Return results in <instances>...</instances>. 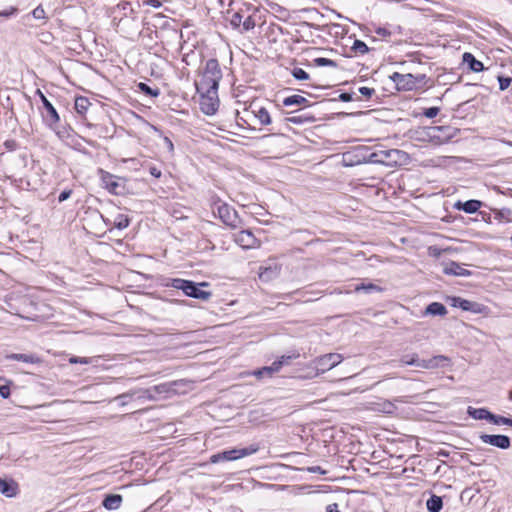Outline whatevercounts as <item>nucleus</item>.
<instances>
[{
  "label": "nucleus",
  "instance_id": "obj_1",
  "mask_svg": "<svg viewBox=\"0 0 512 512\" xmlns=\"http://www.w3.org/2000/svg\"><path fill=\"white\" fill-rule=\"evenodd\" d=\"M166 286L175 288L177 290H181L184 293V295L198 300L207 301L212 296V293L210 291L202 289L203 287L210 286V284L205 281L196 283L192 280L171 278L168 280Z\"/></svg>",
  "mask_w": 512,
  "mask_h": 512
},
{
  "label": "nucleus",
  "instance_id": "obj_2",
  "mask_svg": "<svg viewBox=\"0 0 512 512\" xmlns=\"http://www.w3.org/2000/svg\"><path fill=\"white\" fill-rule=\"evenodd\" d=\"M222 77L223 73L218 60L211 58L206 61L202 77L195 85L201 86L202 91L215 93V91H218Z\"/></svg>",
  "mask_w": 512,
  "mask_h": 512
},
{
  "label": "nucleus",
  "instance_id": "obj_3",
  "mask_svg": "<svg viewBox=\"0 0 512 512\" xmlns=\"http://www.w3.org/2000/svg\"><path fill=\"white\" fill-rule=\"evenodd\" d=\"M372 164H381L389 167L402 165L408 159V154L399 149H385L382 145L371 147Z\"/></svg>",
  "mask_w": 512,
  "mask_h": 512
},
{
  "label": "nucleus",
  "instance_id": "obj_4",
  "mask_svg": "<svg viewBox=\"0 0 512 512\" xmlns=\"http://www.w3.org/2000/svg\"><path fill=\"white\" fill-rule=\"evenodd\" d=\"M34 95H37L41 101V105L38 106V110L43 123L50 129L54 130L59 137H64V132L58 130L60 117L54 105L40 89H36L34 91Z\"/></svg>",
  "mask_w": 512,
  "mask_h": 512
},
{
  "label": "nucleus",
  "instance_id": "obj_5",
  "mask_svg": "<svg viewBox=\"0 0 512 512\" xmlns=\"http://www.w3.org/2000/svg\"><path fill=\"white\" fill-rule=\"evenodd\" d=\"M389 78L395 83L398 91H412L426 85L428 81L425 74L413 75L394 72Z\"/></svg>",
  "mask_w": 512,
  "mask_h": 512
},
{
  "label": "nucleus",
  "instance_id": "obj_6",
  "mask_svg": "<svg viewBox=\"0 0 512 512\" xmlns=\"http://www.w3.org/2000/svg\"><path fill=\"white\" fill-rule=\"evenodd\" d=\"M258 450L259 445L257 444H251L244 448H233L230 450H224L211 455L210 462L216 464L225 461H234L252 455L256 453Z\"/></svg>",
  "mask_w": 512,
  "mask_h": 512
},
{
  "label": "nucleus",
  "instance_id": "obj_7",
  "mask_svg": "<svg viewBox=\"0 0 512 512\" xmlns=\"http://www.w3.org/2000/svg\"><path fill=\"white\" fill-rule=\"evenodd\" d=\"M188 386L186 380H177L171 382H165L150 387L152 395L155 397V401L160 398H168L172 395L181 394L185 392V388Z\"/></svg>",
  "mask_w": 512,
  "mask_h": 512
},
{
  "label": "nucleus",
  "instance_id": "obj_8",
  "mask_svg": "<svg viewBox=\"0 0 512 512\" xmlns=\"http://www.w3.org/2000/svg\"><path fill=\"white\" fill-rule=\"evenodd\" d=\"M371 147L360 145L343 154L345 166H355L364 163L372 164Z\"/></svg>",
  "mask_w": 512,
  "mask_h": 512
},
{
  "label": "nucleus",
  "instance_id": "obj_9",
  "mask_svg": "<svg viewBox=\"0 0 512 512\" xmlns=\"http://www.w3.org/2000/svg\"><path fill=\"white\" fill-rule=\"evenodd\" d=\"M213 203H219L217 206L218 217L225 225L232 229H235L239 226L241 219L239 218L238 213L234 208L229 206L227 203H222L219 197H216Z\"/></svg>",
  "mask_w": 512,
  "mask_h": 512
},
{
  "label": "nucleus",
  "instance_id": "obj_10",
  "mask_svg": "<svg viewBox=\"0 0 512 512\" xmlns=\"http://www.w3.org/2000/svg\"><path fill=\"white\" fill-rule=\"evenodd\" d=\"M456 134V129L451 126H431L426 130V136L434 144H445Z\"/></svg>",
  "mask_w": 512,
  "mask_h": 512
},
{
  "label": "nucleus",
  "instance_id": "obj_11",
  "mask_svg": "<svg viewBox=\"0 0 512 512\" xmlns=\"http://www.w3.org/2000/svg\"><path fill=\"white\" fill-rule=\"evenodd\" d=\"M196 90L200 96V110L206 115H214L219 107L218 91H215V93L202 91L201 86H196Z\"/></svg>",
  "mask_w": 512,
  "mask_h": 512
},
{
  "label": "nucleus",
  "instance_id": "obj_12",
  "mask_svg": "<svg viewBox=\"0 0 512 512\" xmlns=\"http://www.w3.org/2000/svg\"><path fill=\"white\" fill-rule=\"evenodd\" d=\"M452 307L460 308L463 311L471 312L474 314H482L487 307L481 303L470 301L459 296L449 298Z\"/></svg>",
  "mask_w": 512,
  "mask_h": 512
},
{
  "label": "nucleus",
  "instance_id": "obj_13",
  "mask_svg": "<svg viewBox=\"0 0 512 512\" xmlns=\"http://www.w3.org/2000/svg\"><path fill=\"white\" fill-rule=\"evenodd\" d=\"M60 402L58 400H54L49 404H36L33 406L34 409V417H41L42 422H53L56 421L59 416L58 413L54 411V407L58 406Z\"/></svg>",
  "mask_w": 512,
  "mask_h": 512
},
{
  "label": "nucleus",
  "instance_id": "obj_14",
  "mask_svg": "<svg viewBox=\"0 0 512 512\" xmlns=\"http://www.w3.org/2000/svg\"><path fill=\"white\" fill-rule=\"evenodd\" d=\"M102 182L105 188L114 195H124L126 193L125 180L117 178L114 175L105 172L102 175Z\"/></svg>",
  "mask_w": 512,
  "mask_h": 512
},
{
  "label": "nucleus",
  "instance_id": "obj_15",
  "mask_svg": "<svg viewBox=\"0 0 512 512\" xmlns=\"http://www.w3.org/2000/svg\"><path fill=\"white\" fill-rule=\"evenodd\" d=\"M479 439L484 444H488L502 450H507L511 447V439L507 435L482 433L479 435Z\"/></svg>",
  "mask_w": 512,
  "mask_h": 512
},
{
  "label": "nucleus",
  "instance_id": "obj_16",
  "mask_svg": "<svg viewBox=\"0 0 512 512\" xmlns=\"http://www.w3.org/2000/svg\"><path fill=\"white\" fill-rule=\"evenodd\" d=\"M343 360L338 353H328L316 358L315 363L318 370L325 372L337 366Z\"/></svg>",
  "mask_w": 512,
  "mask_h": 512
},
{
  "label": "nucleus",
  "instance_id": "obj_17",
  "mask_svg": "<svg viewBox=\"0 0 512 512\" xmlns=\"http://www.w3.org/2000/svg\"><path fill=\"white\" fill-rule=\"evenodd\" d=\"M235 242L244 249L256 248L259 241L250 230H242L235 236Z\"/></svg>",
  "mask_w": 512,
  "mask_h": 512
},
{
  "label": "nucleus",
  "instance_id": "obj_18",
  "mask_svg": "<svg viewBox=\"0 0 512 512\" xmlns=\"http://www.w3.org/2000/svg\"><path fill=\"white\" fill-rule=\"evenodd\" d=\"M451 360L449 357L445 355H436L431 357L430 359H422L421 360V368L422 369H436L439 367H445L450 364Z\"/></svg>",
  "mask_w": 512,
  "mask_h": 512
},
{
  "label": "nucleus",
  "instance_id": "obj_19",
  "mask_svg": "<svg viewBox=\"0 0 512 512\" xmlns=\"http://www.w3.org/2000/svg\"><path fill=\"white\" fill-rule=\"evenodd\" d=\"M483 205V202L480 201V200H476V199H470V200H467V201H457L455 204H454V208L456 210H459V211H464L465 213H468V214H473L475 212H477Z\"/></svg>",
  "mask_w": 512,
  "mask_h": 512
},
{
  "label": "nucleus",
  "instance_id": "obj_20",
  "mask_svg": "<svg viewBox=\"0 0 512 512\" xmlns=\"http://www.w3.org/2000/svg\"><path fill=\"white\" fill-rule=\"evenodd\" d=\"M443 273L446 275L468 277L472 275L470 270L463 268L459 263L451 261L443 268Z\"/></svg>",
  "mask_w": 512,
  "mask_h": 512
},
{
  "label": "nucleus",
  "instance_id": "obj_21",
  "mask_svg": "<svg viewBox=\"0 0 512 512\" xmlns=\"http://www.w3.org/2000/svg\"><path fill=\"white\" fill-rule=\"evenodd\" d=\"M462 62L463 64H466L468 69L472 72H481L485 70L484 64L477 60L470 52L463 53Z\"/></svg>",
  "mask_w": 512,
  "mask_h": 512
},
{
  "label": "nucleus",
  "instance_id": "obj_22",
  "mask_svg": "<svg viewBox=\"0 0 512 512\" xmlns=\"http://www.w3.org/2000/svg\"><path fill=\"white\" fill-rule=\"evenodd\" d=\"M448 313L447 308L440 302H431L428 304L423 312L424 316H441L444 317Z\"/></svg>",
  "mask_w": 512,
  "mask_h": 512
},
{
  "label": "nucleus",
  "instance_id": "obj_23",
  "mask_svg": "<svg viewBox=\"0 0 512 512\" xmlns=\"http://www.w3.org/2000/svg\"><path fill=\"white\" fill-rule=\"evenodd\" d=\"M123 498L120 494H107L105 495L102 506L107 510H116L121 506Z\"/></svg>",
  "mask_w": 512,
  "mask_h": 512
},
{
  "label": "nucleus",
  "instance_id": "obj_24",
  "mask_svg": "<svg viewBox=\"0 0 512 512\" xmlns=\"http://www.w3.org/2000/svg\"><path fill=\"white\" fill-rule=\"evenodd\" d=\"M315 121H316V118L310 113H302L299 115L289 116V117L284 118V122L286 124L292 123V124H296V125H302V124H306V123L311 124V123H314Z\"/></svg>",
  "mask_w": 512,
  "mask_h": 512
},
{
  "label": "nucleus",
  "instance_id": "obj_25",
  "mask_svg": "<svg viewBox=\"0 0 512 512\" xmlns=\"http://www.w3.org/2000/svg\"><path fill=\"white\" fill-rule=\"evenodd\" d=\"M467 414L475 420H487L490 422L492 412L487 408H474L469 406L467 409Z\"/></svg>",
  "mask_w": 512,
  "mask_h": 512
},
{
  "label": "nucleus",
  "instance_id": "obj_26",
  "mask_svg": "<svg viewBox=\"0 0 512 512\" xmlns=\"http://www.w3.org/2000/svg\"><path fill=\"white\" fill-rule=\"evenodd\" d=\"M282 104L286 107L293 106V105L310 107L313 105L305 97H303L301 95H297V94L285 97L282 101Z\"/></svg>",
  "mask_w": 512,
  "mask_h": 512
},
{
  "label": "nucleus",
  "instance_id": "obj_27",
  "mask_svg": "<svg viewBox=\"0 0 512 512\" xmlns=\"http://www.w3.org/2000/svg\"><path fill=\"white\" fill-rule=\"evenodd\" d=\"M0 492L6 497H13L17 493V484L13 480L0 478Z\"/></svg>",
  "mask_w": 512,
  "mask_h": 512
},
{
  "label": "nucleus",
  "instance_id": "obj_28",
  "mask_svg": "<svg viewBox=\"0 0 512 512\" xmlns=\"http://www.w3.org/2000/svg\"><path fill=\"white\" fill-rule=\"evenodd\" d=\"M280 273V267H278L277 265L275 266H267V267H261L260 268V273H259V278L262 280V281H271L273 280L274 278H276Z\"/></svg>",
  "mask_w": 512,
  "mask_h": 512
},
{
  "label": "nucleus",
  "instance_id": "obj_29",
  "mask_svg": "<svg viewBox=\"0 0 512 512\" xmlns=\"http://www.w3.org/2000/svg\"><path fill=\"white\" fill-rule=\"evenodd\" d=\"M131 395L134 400L145 402V401H155V397L152 395L151 389H134L131 390Z\"/></svg>",
  "mask_w": 512,
  "mask_h": 512
},
{
  "label": "nucleus",
  "instance_id": "obj_30",
  "mask_svg": "<svg viewBox=\"0 0 512 512\" xmlns=\"http://www.w3.org/2000/svg\"><path fill=\"white\" fill-rule=\"evenodd\" d=\"M421 360L417 353L404 354L399 358L400 366H416L421 368Z\"/></svg>",
  "mask_w": 512,
  "mask_h": 512
},
{
  "label": "nucleus",
  "instance_id": "obj_31",
  "mask_svg": "<svg viewBox=\"0 0 512 512\" xmlns=\"http://www.w3.org/2000/svg\"><path fill=\"white\" fill-rule=\"evenodd\" d=\"M354 291L357 293L364 292L366 294H372L381 293L384 291V288L374 283H360L355 286Z\"/></svg>",
  "mask_w": 512,
  "mask_h": 512
},
{
  "label": "nucleus",
  "instance_id": "obj_32",
  "mask_svg": "<svg viewBox=\"0 0 512 512\" xmlns=\"http://www.w3.org/2000/svg\"><path fill=\"white\" fill-rule=\"evenodd\" d=\"M426 507L429 512H440L443 508L442 497L432 494L426 501Z\"/></svg>",
  "mask_w": 512,
  "mask_h": 512
},
{
  "label": "nucleus",
  "instance_id": "obj_33",
  "mask_svg": "<svg viewBox=\"0 0 512 512\" xmlns=\"http://www.w3.org/2000/svg\"><path fill=\"white\" fill-rule=\"evenodd\" d=\"M299 356L300 354L298 352H294L289 355H282L279 359L272 363L274 370L278 372L284 365H289L292 360L299 358Z\"/></svg>",
  "mask_w": 512,
  "mask_h": 512
},
{
  "label": "nucleus",
  "instance_id": "obj_34",
  "mask_svg": "<svg viewBox=\"0 0 512 512\" xmlns=\"http://www.w3.org/2000/svg\"><path fill=\"white\" fill-rule=\"evenodd\" d=\"M277 371L274 370L273 364L270 366H264L262 368L256 369L252 372V375L257 379L271 378Z\"/></svg>",
  "mask_w": 512,
  "mask_h": 512
},
{
  "label": "nucleus",
  "instance_id": "obj_35",
  "mask_svg": "<svg viewBox=\"0 0 512 512\" xmlns=\"http://www.w3.org/2000/svg\"><path fill=\"white\" fill-rule=\"evenodd\" d=\"M91 105L89 99L84 96H78L75 99L74 108L79 114H85Z\"/></svg>",
  "mask_w": 512,
  "mask_h": 512
},
{
  "label": "nucleus",
  "instance_id": "obj_36",
  "mask_svg": "<svg viewBox=\"0 0 512 512\" xmlns=\"http://www.w3.org/2000/svg\"><path fill=\"white\" fill-rule=\"evenodd\" d=\"M137 88L140 92L151 98H156L160 95V90L158 88H152L145 82H139L137 84Z\"/></svg>",
  "mask_w": 512,
  "mask_h": 512
},
{
  "label": "nucleus",
  "instance_id": "obj_37",
  "mask_svg": "<svg viewBox=\"0 0 512 512\" xmlns=\"http://www.w3.org/2000/svg\"><path fill=\"white\" fill-rule=\"evenodd\" d=\"M130 222L128 215L118 214L114 219L113 226L118 230H123L129 226Z\"/></svg>",
  "mask_w": 512,
  "mask_h": 512
},
{
  "label": "nucleus",
  "instance_id": "obj_38",
  "mask_svg": "<svg viewBox=\"0 0 512 512\" xmlns=\"http://www.w3.org/2000/svg\"><path fill=\"white\" fill-rule=\"evenodd\" d=\"M255 116L259 120L261 125H269L272 122L268 110L264 107H261L255 114Z\"/></svg>",
  "mask_w": 512,
  "mask_h": 512
},
{
  "label": "nucleus",
  "instance_id": "obj_39",
  "mask_svg": "<svg viewBox=\"0 0 512 512\" xmlns=\"http://www.w3.org/2000/svg\"><path fill=\"white\" fill-rule=\"evenodd\" d=\"M490 423L494 425H507L512 427V418L492 413Z\"/></svg>",
  "mask_w": 512,
  "mask_h": 512
},
{
  "label": "nucleus",
  "instance_id": "obj_40",
  "mask_svg": "<svg viewBox=\"0 0 512 512\" xmlns=\"http://www.w3.org/2000/svg\"><path fill=\"white\" fill-rule=\"evenodd\" d=\"M351 50L355 53H360L362 55L369 52V47L366 45V43L362 40L355 39L353 42V45L351 47Z\"/></svg>",
  "mask_w": 512,
  "mask_h": 512
},
{
  "label": "nucleus",
  "instance_id": "obj_41",
  "mask_svg": "<svg viewBox=\"0 0 512 512\" xmlns=\"http://www.w3.org/2000/svg\"><path fill=\"white\" fill-rule=\"evenodd\" d=\"M313 63L317 67H333V68L338 67V64L336 61L331 60L329 58H324V57L315 58L313 60Z\"/></svg>",
  "mask_w": 512,
  "mask_h": 512
},
{
  "label": "nucleus",
  "instance_id": "obj_42",
  "mask_svg": "<svg viewBox=\"0 0 512 512\" xmlns=\"http://www.w3.org/2000/svg\"><path fill=\"white\" fill-rule=\"evenodd\" d=\"M243 19H244V11L239 10L232 14V16L230 18V25L233 28L237 29L242 25Z\"/></svg>",
  "mask_w": 512,
  "mask_h": 512
},
{
  "label": "nucleus",
  "instance_id": "obj_43",
  "mask_svg": "<svg viewBox=\"0 0 512 512\" xmlns=\"http://www.w3.org/2000/svg\"><path fill=\"white\" fill-rule=\"evenodd\" d=\"M5 359H7V360L23 361V362H26V363H31L32 362V356L27 355V354H18V353L7 354L5 356Z\"/></svg>",
  "mask_w": 512,
  "mask_h": 512
},
{
  "label": "nucleus",
  "instance_id": "obj_44",
  "mask_svg": "<svg viewBox=\"0 0 512 512\" xmlns=\"http://www.w3.org/2000/svg\"><path fill=\"white\" fill-rule=\"evenodd\" d=\"M291 75L298 81H305L310 78L309 74L302 68H294Z\"/></svg>",
  "mask_w": 512,
  "mask_h": 512
},
{
  "label": "nucleus",
  "instance_id": "obj_45",
  "mask_svg": "<svg viewBox=\"0 0 512 512\" xmlns=\"http://www.w3.org/2000/svg\"><path fill=\"white\" fill-rule=\"evenodd\" d=\"M512 215V211L509 208H502L499 210H495V218L499 221L505 219L507 221L510 220V216Z\"/></svg>",
  "mask_w": 512,
  "mask_h": 512
},
{
  "label": "nucleus",
  "instance_id": "obj_46",
  "mask_svg": "<svg viewBox=\"0 0 512 512\" xmlns=\"http://www.w3.org/2000/svg\"><path fill=\"white\" fill-rule=\"evenodd\" d=\"M114 400L118 401L120 406H125L129 402L133 401L134 399L132 398L131 390H130V391L126 392V393L118 395L117 397H115Z\"/></svg>",
  "mask_w": 512,
  "mask_h": 512
},
{
  "label": "nucleus",
  "instance_id": "obj_47",
  "mask_svg": "<svg viewBox=\"0 0 512 512\" xmlns=\"http://www.w3.org/2000/svg\"><path fill=\"white\" fill-rule=\"evenodd\" d=\"M255 26H256V22H255V19L253 18V16L248 15L247 17H245L243 19V23H242L243 31H245V32L250 31Z\"/></svg>",
  "mask_w": 512,
  "mask_h": 512
},
{
  "label": "nucleus",
  "instance_id": "obj_48",
  "mask_svg": "<svg viewBox=\"0 0 512 512\" xmlns=\"http://www.w3.org/2000/svg\"><path fill=\"white\" fill-rule=\"evenodd\" d=\"M497 80L499 82V89L501 91L506 90L511 85L512 82V78L503 75H498Z\"/></svg>",
  "mask_w": 512,
  "mask_h": 512
},
{
  "label": "nucleus",
  "instance_id": "obj_49",
  "mask_svg": "<svg viewBox=\"0 0 512 512\" xmlns=\"http://www.w3.org/2000/svg\"><path fill=\"white\" fill-rule=\"evenodd\" d=\"M440 111L439 107L432 106L423 110V115L429 119H432L438 115Z\"/></svg>",
  "mask_w": 512,
  "mask_h": 512
},
{
  "label": "nucleus",
  "instance_id": "obj_50",
  "mask_svg": "<svg viewBox=\"0 0 512 512\" xmlns=\"http://www.w3.org/2000/svg\"><path fill=\"white\" fill-rule=\"evenodd\" d=\"M69 363H71V364H90V363H92V358L72 356L69 358Z\"/></svg>",
  "mask_w": 512,
  "mask_h": 512
},
{
  "label": "nucleus",
  "instance_id": "obj_51",
  "mask_svg": "<svg viewBox=\"0 0 512 512\" xmlns=\"http://www.w3.org/2000/svg\"><path fill=\"white\" fill-rule=\"evenodd\" d=\"M354 92H342L339 94L337 99H331L330 101L339 100L342 102H350L354 100Z\"/></svg>",
  "mask_w": 512,
  "mask_h": 512
},
{
  "label": "nucleus",
  "instance_id": "obj_52",
  "mask_svg": "<svg viewBox=\"0 0 512 512\" xmlns=\"http://www.w3.org/2000/svg\"><path fill=\"white\" fill-rule=\"evenodd\" d=\"M358 91L362 96H364L367 99H370L376 93L374 88H369L365 86L360 87Z\"/></svg>",
  "mask_w": 512,
  "mask_h": 512
},
{
  "label": "nucleus",
  "instance_id": "obj_53",
  "mask_svg": "<svg viewBox=\"0 0 512 512\" xmlns=\"http://www.w3.org/2000/svg\"><path fill=\"white\" fill-rule=\"evenodd\" d=\"M46 18L45 10L42 7V4H38L36 8H34V19H44Z\"/></svg>",
  "mask_w": 512,
  "mask_h": 512
},
{
  "label": "nucleus",
  "instance_id": "obj_54",
  "mask_svg": "<svg viewBox=\"0 0 512 512\" xmlns=\"http://www.w3.org/2000/svg\"><path fill=\"white\" fill-rule=\"evenodd\" d=\"M73 193V190L72 189H65L63 190L59 196H58V202L59 203H62L64 201H66L67 199L70 198V196L72 195Z\"/></svg>",
  "mask_w": 512,
  "mask_h": 512
},
{
  "label": "nucleus",
  "instance_id": "obj_55",
  "mask_svg": "<svg viewBox=\"0 0 512 512\" xmlns=\"http://www.w3.org/2000/svg\"><path fill=\"white\" fill-rule=\"evenodd\" d=\"M375 33L381 37H389L391 35V31L385 27H377Z\"/></svg>",
  "mask_w": 512,
  "mask_h": 512
},
{
  "label": "nucleus",
  "instance_id": "obj_56",
  "mask_svg": "<svg viewBox=\"0 0 512 512\" xmlns=\"http://www.w3.org/2000/svg\"><path fill=\"white\" fill-rule=\"evenodd\" d=\"M163 142H164V145H165L166 149L168 150V152L169 153H173L174 152V145H173L172 140L169 137L164 136L163 137Z\"/></svg>",
  "mask_w": 512,
  "mask_h": 512
},
{
  "label": "nucleus",
  "instance_id": "obj_57",
  "mask_svg": "<svg viewBox=\"0 0 512 512\" xmlns=\"http://www.w3.org/2000/svg\"><path fill=\"white\" fill-rule=\"evenodd\" d=\"M0 395L3 398H8L10 396V387L8 384L0 385Z\"/></svg>",
  "mask_w": 512,
  "mask_h": 512
},
{
  "label": "nucleus",
  "instance_id": "obj_58",
  "mask_svg": "<svg viewBox=\"0 0 512 512\" xmlns=\"http://www.w3.org/2000/svg\"><path fill=\"white\" fill-rule=\"evenodd\" d=\"M149 173H150L153 177H155V178H157V179H158V178H160V177H161V175H162L161 170H160V169H158V168H157V167H155V166H150V167H149Z\"/></svg>",
  "mask_w": 512,
  "mask_h": 512
},
{
  "label": "nucleus",
  "instance_id": "obj_59",
  "mask_svg": "<svg viewBox=\"0 0 512 512\" xmlns=\"http://www.w3.org/2000/svg\"><path fill=\"white\" fill-rule=\"evenodd\" d=\"M40 36H41L40 41L43 43H49L53 39V36L51 33H41Z\"/></svg>",
  "mask_w": 512,
  "mask_h": 512
},
{
  "label": "nucleus",
  "instance_id": "obj_60",
  "mask_svg": "<svg viewBox=\"0 0 512 512\" xmlns=\"http://www.w3.org/2000/svg\"><path fill=\"white\" fill-rule=\"evenodd\" d=\"M326 512H340L338 510V504L337 503H332V504H329L326 508Z\"/></svg>",
  "mask_w": 512,
  "mask_h": 512
},
{
  "label": "nucleus",
  "instance_id": "obj_61",
  "mask_svg": "<svg viewBox=\"0 0 512 512\" xmlns=\"http://www.w3.org/2000/svg\"><path fill=\"white\" fill-rule=\"evenodd\" d=\"M437 454H438V456H441V457H449V452L446 450H443V449L439 450V452Z\"/></svg>",
  "mask_w": 512,
  "mask_h": 512
},
{
  "label": "nucleus",
  "instance_id": "obj_62",
  "mask_svg": "<svg viewBox=\"0 0 512 512\" xmlns=\"http://www.w3.org/2000/svg\"><path fill=\"white\" fill-rule=\"evenodd\" d=\"M151 3L154 7H159L161 5L158 0H151Z\"/></svg>",
  "mask_w": 512,
  "mask_h": 512
},
{
  "label": "nucleus",
  "instance_id": "obj_63",
  "mask_svg": "<svg viewBox=\"0 0 512 512\" xmlns=\"http://www.w3.org/2000/svg\"><path fill=\"white\" fill-rule=\"evenodd\" d=\"M321 468L319 466H316V467H312L309 469L310 472H316V471H320Z\"/></svg>",
  "mask_w": 512,
  "mask_h": 512
},
{
  "label": "nucleus",
  "instance_id": "obj_64",
  "mask_svg": "<svg viewBox=\"0 0 512 512\" xmlns=\"http://www.w3.org/2000/svg\"><path fill=\"white\" fill-rule=\"evenodd\" d=\"M502 142L508 146H511L512 147V141H509V140H502Z\"/></svg>",
  "mask_w": 512,
  "mask_h": 512
}]
</instances>
